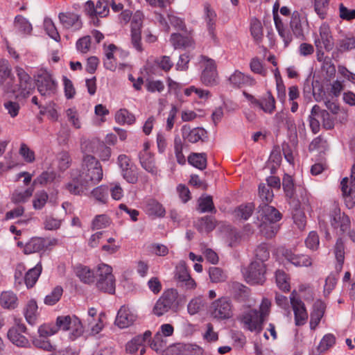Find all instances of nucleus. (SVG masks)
<instances>
[{"mask_svg":"<svg viewBox=\"0 0 355 355\" xmlns=\"http://www.w3.org/2000/svg\"><path fill=\"white\" fill-rule=\"evenodd\" d=\"M103 178V169L100 162L92 155L84 156L81 169L73 171L71 180L66 189L71 194L82 195L98 184Z\"/></svg>","mask_w":355,"mask_h":355,"instance_id":"obj_1","label":"nucleus"},{"mask_svg":"<svg viewBox=\"0 0 355 355\" xmlns=\"http://www.w3.org/2000/svg\"><path fill=\"white\" fill-rule=\"evenodd\" d=\"M200 62L203 63V70L200 76L201 83L207 87L218 84V76L215 61L205 55H201Z\"/></svg>","mask_w":355,"mask_h":355,"instance_id":"obj_2","label":"nucleus"},{"mask_svg":"<svg viewBox=\"0 0 355 355\" xmlns=\"http://www.w3.org/2000/svg\"><path fill=\"white\" fill-rule=\"evenodd\" d=\"M266 268L262 261H254L245 269L244 275L248 283L262 285L266 278Z\"/></svg>","mask_w":355,"mask_h":355,"instance_id":"obj_3","label":"nucleus"},{"mask_svg":"<svg viewBox=\"0 0 355 355\" xmlns=\"http://www.w3.org/2000/svg\"><path fill=\"white\" fill-rule=\"evenodd\" d=\"M209 312L218 320L229 319L232 316V302L227 297H220L211 303Z\"/></svg>","mask_w":355,"mask_h":355,"instance_id":"obj_4","label":"nucleus"},{"mask_svg":"<svg viewBox=\"0 0 355 355\" xmlns=\"http://www.w3.org/2000/svg\"><path fill=\"white\" fill-rule=\"evenodd\" d=\"M243 96L254 106L259 107L266 114H271L276 108V101L272 93L268 91L262 96L259 99L256 98L254 96L248 94L245 91L243 92Z\"/></svg>","mask_w":355,"mask_h":355,"instance_id":"obj_5","label":"nucleus"},{"mask_svg":"<svg viewBox=\"0 0 355 355\" xmlns=\"http://www.w3.org/2000/svg\"><path fill=\"white\" fill-rule=\"evenodd\" d=\"M35 84L37 91L43 97L49 98L56 93L57 83L47 71H43L37 76Z\"/></svg>","mask_w":355,"mask_h":355,"instance_id":"obj_6","label":"nucleus"},{"mask_svg":"<svg viewBox=\"0 0 355 355\" xmlns=\"http://www.w3.org/2000/svg\"><path fill=\"white\" fill-rule=\"evenodd\" d=\"M178 297V292L175 289H169L165 291L155 303L153 308V313L157 316H162L168 312L173 306Z\"/></svg>","mask_w":355,"mask_h":355,"instance_id":"obj_7","label":"nucleus"},{"mask_svg":"<svg viewBox=\"0 0 355 355\" xmlns=\"http://www.w3.org/2000/svg\"><path fill=\"white\" fill-rule=\"evenodd\" d=\"M18 77V84L15 85L17 92H19L17 96L24 98H27L34 90L35 85L31 76L24 69L19 67L15 68Z\"/></svg>","mask_w":355,"mask_h":355,"instance_id":"obj_8","label":"nucleus"},{"mask_svg":"<svg viewBox=\"0 0 355 355\" xmlns=\"http://www.w3.org/2000/svg\"><path fill=\"white\" fill-rule=\"evenodd\" d=\"M264 320L261 314L256 309H250L245 312L241 318V322L246 329L257 333L262 331Z\"/></svg>","mask_w":355,"mask_h":355,"instance_id":"obj_9","label":"nucleus"},{"mask_svg":"<svg viewBox=\"0 0 355 355\" xmlns=\"http://www.w3.org/2000/svg\"><path fill=\"white\" fill-rule=\"evenodd\" d=\"M144 15L140 11H137L131 21V41L133 46L138 51H141V29L142 27Z\"/></svg>","mask_w":355,"mask_h":355,"instance_id":"obj_10","label":"nucleus"},{"mask_svg":"<svg viewBox=\"0 0 355 355\" xmlns=\"http://www.w3.org/2000/svg\"><path fill=\"white\" fill-rule=\"evenodd\" d=\"M85 12L92 19L98 17H105L108 15L110 9L107 0H99L96 4L91 0L85 3Z\"/></svg>","mask_w":355,"mask_h":355,"instance_id":"obj_11","label":"nucleus"},{"mask_svg":"<svg viewBox=\"0 0 355 355\" xmlns=\"http://www.w3.org/2000/svg\"><path fill=\"white\" fill-rule=\"evenodd\" d=\"M257 213V218L261 222H279L282 218V214L275 207L265 202L259 205Z\"/></svg>","mask_w":355,"mask_h":355,"instance_id":"obj_12","label":"nucleus"},{"mask_svg":"<svg viewBox=\"0 0 355 355\" xmlns=\"http://www.w3.org/2000/svg\"><path fill=\"white\" fill-rule=\"evenodd\" d=\"M202 349L197 345L191 344H176L168 347L162 355H200Z\"/></svg>","mask_w":355,"mask_h":355,"instance_id":"obj_13","label":"nucleus"},{"mask_svg":"<svg viewBox=\"0 0 355 355\" xmlns=\"http://www.w3.org/2000/svg\"><path fill=\"white\" fill-rule=\"evenodd\" d=\"M217 15L216 12L211 8L210 5L206 3L204 6V19L206 23L208 35L214 44L218 42L216 33V22Z\"/></svg>","mask_w":355,"mask_h":355,"instance_id":"obj_14","label":"nucleus"},{"mask_svg":"<svg viewBox=\"0 0 355 355\" xmlns=\"http://www.w3.org/2000/svg\"><path fill=\"white\" fill-rule=\"evenodd\" d=\"M291 304L294 311L295 325L302 326L304 324L308 319V313L304 302L300 298L295 297L294 292L291 293Z\"/></svg>","mask_w":355,"mask_h":355,"instance_id":"obj_15","label":"nucleus"},{"mask_svg":"<svg viewBox=\"0 0 355 355\" xmlns=\"http://www.w3.org/2000/svg\"><path fill=\"white\" fill-rule=\"evenodd\" d=\"M315 47L324 48L330 51L333 49L334 43L329 26L322 24L320 27L319 36L314 40Z\"/></svg>","mask_w":355,"mask_h":355,"instance_id":"obj_16","label":"nucleus"},{"mask_svg":"<svg viewBox=\"0 0 355 355\" xmlns=\"http://www.w3.org/2000/svg\"><path fill=\"white\" fill-rule=\"evenodd\" d=\"M60 22L64 28L76 31L82 28L83 23L80 15L71 12H60L58 15Z\"/></svg>","mask_w":355,"mask_h":355,"instance_id":"obj_17","label":"nucleus"},{"mask_svg":"<svg viewBox=\"0 0 355 355\" xmlns=\"http://www.w3.org/2000/svg\"><path fill=\"white\" fill-rule=\"evenodd\" d=\"M136 319L137 315L132 312L128 306L123 305L118 311L114 323L119 328L123 329L131 326Z\"/></svg>","mask_w":355,"mask_h":355,"instance_id":"obj_18","label":"nucleus"},{"mask_svg":"<svg viewBox=\"0 0 355 355\" xmlns=\"http://www.w3.org/2000/svg\"><path fill=\"white\" fill-rule=\"evenodd\" d=\"M290 26L293 34L297 37L301 39L304 37V31L307 28L308 22L306 19L301 17L297 11H295L292 14Z\"/></svg>","mask_w":355,"mask_h":355,"instance_id":"obj_19","label":"nucleus"},{"mask_svg":"<svg viewBox=\"0 0 355 355\" xmlns=\"http://www.w3.org/2000/svg\"><path fill=\"white\" fill-rule=\"evenodd\" d=\"M51 244V241L42 237H33L26 243L24 252L26 254L45 250Z\"/></svg>","mask_w":355,"mask_h":355,"instance_id":"obj_20","label":"nucleus"},{"mask_svg":"<svg viewBox=\"0 0 355 355\" xmlns=\"http://www.w3.org/2000/svg\"><path fill=\"white\" fill-rule=\"evenodd\" d=\"M175 278L180 286L185 287L187 289L193 288L196 286L194 280L191 279L184 264L176 267Z\"/></svg>","mask_w":355,"mask_h":355,"instance_id":"obj_21","label":"nucleus"},{"mask_svg":"<svg viewBox=\"0 0 355 355\" xmlns=\"http://www.w3.org/2000/svg\"><path fill=\"white\" fill-rule=\"evenodd\" d=\"M182 134L184 139L191 143H196L200 140L203 141L206 137L207 132L201 128L191 129L189 125H184L182 128Z\"/></svg>","mask_w":355,"mask_h":355,"instance_id":"obj_22","label":"nucleus"},{"mask_svg":"<svg viewBox=\"0 0 355 355\" xmlns=\"http://www.w3.org/2000/svg\"><path fill=\"white\" fill-rule=\"evenodd\" d=\"M232 87L240 88L243 86H252L255 84L254 78L236 70L228 79Z\"/></svg>","mask_w":355,"mask_h":355,"instance_id":"obj_23","label":"nucleus"},{"mask_svg":"<svg viewBox=\"0 0 355 355\" xmlns=\"http://www.w3.org/2000/svg\"><path fill=\"white\" fill-rule=\"evenodd\" d=\"M151 331L147 330L144 334L135 336L125 345L126 352L130 354L136 353L139 349L140 347L143 346V344L151 338Z\"/></svg>","mask_w":355,"mask_h":355,"instance_id":"obj_24","label":"nucleus"},{"mask_svg":"<svg viewBox=\"0 0 355 355\" xmlns=\"http://www.w3.org/2000/svg\"><path fill=\"white\" fill-rule=\"evenodd\" d=\"M139 159L144 169L153 175H157V168L155 164V159L151 153L140 152Z\"/></svg>","mask_w":355,"mask_h":355,"instance_id":"obj_25","label":"nucleus"},{"mask_svg":"<svg viewBox=\"0 0 355 355\" xmlns=\"http://www.w3.org/2000/svg\"><path fill=\"white\" fill-rule=\"evenodd\" d=\"M144 211L150 216H163L165 214V209L162 205L155 199H148L146 201Z\"/></svg>","mask_w":355,"mask_h":355,"instance_id":"obj_26","label":"nucleus"},{"mask_svg":"<svg viewBox=\"0 0 355 355\" xmlns=\"http://www.w3.org/2000/svg\"><path fill=\"white\" fill-rule=\"evenodd\" d=\"M42 270L41 263H38L34 268L29 269L24 277L27 288L33 287Z\"/></svg>","mask_w":355,"mask_h":355,"instance_id":"obj_27","label":"nucleus"},{"mask_svg":"<svg viewBox=\"0 0 355 355\" xmlns=\"http://www.w3.org/2000/svg\"><path fill=\"white\" fill-rule=\"evenodd\" d=\"M170 41L175 49L186 48L193 44V40L190 36H184L180 33L171 34Z\"/></svg>","mask_w":355,"mask_h":355,"instance_id":"obj_28","label":"nucleus"},{"mask_svg":"<svg viewBox=\"0 0 355 355\" xmlns=\"http://www.w3.org/2000/svg\"><path fill=\"white\" fill-rule=\"evenodd\" d=\"M337 49L341 53L354 49L355 35L352 33H347L341 39L338 40Z\"/></svg>","mask_w":355,"mask_h":355,"instance_id":"obj_29","label":"nucleus"},{"mask_svg":"<svg viewBox=\"0 0 355 355\" xmlns=\"http://www.w3.org/2000/svg\"><path fill=\"white\" fill-rule=\"evenodd\" d=\"M76 274L81 282L85 284H91L94 282L95 275L88 267L78 266L76 269Z\"/></svg>","mask_w":355,"mask_h":355,"instance_id":"obj_30","label":"nucleus"},{"mask_svg":"<svg viewBox=\"0 0 355 355\" xmlns=\"http://www.w3.org/2000/svg\"><path fill=\"white\" fill-rule=\"evenodd\" d=\"M335 257L337 260L336 269L338 272H340L345 260V245L342 239H338L334 247Z\"/></svg>","mask_w":355,"mask_h":355,"instance_id":"obj_31","label":"nucleus"},{"mask_svg":"<svg viewBox=\"0 0 355 355\" xmlns=\"http://www.w3.org/2000/svg\"><path fill=\"white\" fill-rule=\"evenodd\" d=\"M0 304L3 308L13 309L17 306V297L11 291H4L0 296Z\"/></svg>","mask_w":355,"mask_h":355,"instance_id":"obj_32","label":"nucleus"},{"mask_svg":"<svg viewBox=\"0 0 355 355\" xmlns=\"http://www.w3.org/2000/svg\"><path fill=\"white\" fill-rule=\"evenodd\" d=\"M95 278L96 282L102 279L103 281L108 280L110 283L112 278H114L112 267L104 263L100 264L96 270Z\"/></svg>","mask_w":355,"mask_h":355,"instance_id":"obj_33","label":"nucleus"},{"mask_svg":"<svg viewBox=\"0 0 355 355\" xmlns=\"http://www.w3.org/2000/svg\"><path fill=\"white\" fill-rule=\"evenodd\" d=\"M261 234L266 239L274 237L280 229L279 223H260L259 225Z\"/></svg>","mask_w":355,"mask_h":355,"instance_id":"obj_34","label":"nucleus"},{"mask_svg":"<svg viewBox=\"0 0 355 355\" xmlns=\"http://www.w3.org/2000/svg\"><path fill=\"white\" fill-rule=\"evenodd\" d=\"M254 205L250 202L245 205H241L234 211L235 216L241 220H248L253 213Z\"/></svg>","mask_w":355,"mask_h":355,"instance_id":"obj_35","label":"nucleus"},{"mask_svg":"<svg viewBox=\"0 0 355 355\" xmlns=\"http://www.w3.org/2000/svg\"><path fill=\"white\" fill-rule=\"evenodd\" d=\"M188 162L194 167L203 170L207 166V155L205 153H192L189 156Z\"/></svg>","mask_w":355,"mask_h":355,"instance_id":"obj_36","label":"nucleus"},{"mask_svg":"<svg viewBox=\"0 0 355 355\" xmlns=\"http://www.w3.org/2000/svg\"><path fill=\"white\" fill-rule=\"evenodd\" d=\"M250 32L255 42L259 44L263 40V27L260 21L254 19L250 23Z\"/></svg>","mask_w":355,"mask_h":355,"instance_id":"obj_37","label":"nucleus"},{"mask_svg":"<svg viewBox=\"0 0 355 355\" xmlns=\"http://www.w3.org/2000/svg\"><path fill=\"white\" fill-rule=\"evenodd\" d=\"M8 338L14 345L18 347H25L28 343V339L15 329L11 328L9 329Z\"/></svg>","mask_w":355,"mask_h":355,"instance_id":"obj_38","label":"nucleus"},{"mask_svg":"<svg viewBox=\"0 0 355 355\" xmlns=\"http://www.w3.org/2000/svg\"><path fill=\"white\" fill-rule=\"evenodd\" d=\"M329 10V0H314V10L321 19L327 17Z\"/></svg>","mask_w":355,"mask_h":355,"instance_id":"obj_39","label":"nucleus"},{"mask_svg":"<svg viewBox=\"0 0 355 355\" xmlns=\"http://www.w3.org/2000/svg\"><path fill=\"white\" fill-rule=\"evenodd\" d=\"M275 279L277 286L283 291H290L289 277L283 270H277Z\"/></svg>","mask_w":355,"mask_h":355,"instance_id":"obj_40","label":"nucleus"},{"mask_svg":"<svg viewBox=\"0 0 355 355\" xmlns=\"http://www.w3.org/2000/svg\"><path fill=\"white\" fill-rule=\"evenodd\" d=\"M115 120L119 124L127 123L130 125L135 121V117L128 110L120 109L115 114Z\"/></svg>","mask_w":355,"mask_h":355,"instance_id":"obj_41","label":"nucleus"},{"mask_svg":"<svg viewBox=\"0 0 355 355\" xmlns=\"http://www.w3.org/2000/svg\"><path fill=\"white\" fill-rule=\"evenodd\" d=\"M318 112H320V106L318 105H315L311 111V114L309 117V126L314 134H317L320 129V122L319 119H316V117H318Z\"/></svg>","mask_w":355,"mask_h":355,"instance_id":"obj_42","label":"nucleus"},{"mask_svg":"<svg viewBox=\"0 0 355 355\" xmlns=\"http://www.w3.org/2000/svg\"><path fill=\"white\" fill-rule=\"evenodd\" d=\"M15 28L24 34H30L33 30L32 25L22 15H17L14 22Z\"/></svg>","mask_w":355,"mask_h":355,"instance_id":"obj_43","label":"nucleus"},{"mask_svg":"<svg viewBox=\"0 0 355 355\" xmlns=\"http://www.w3.org/2000/svg\"><path fill=\"white\" fill-rule=\"evenodd\" d=\"M349 180L347 178H345L342 180L340 182V188L343 193V196L345 198V200L350 202L352 205L354 203L353 196L354 193L353 188L355 185H352L349 187L348 185Z\"/></svg>","mask_w":355,"mask_h":355,"instance_id":"obj_44","label":"nucleus"},{"mask_svg":"<svg viewBox=\"0 0 355 355\" xmlns=\"http://www.w3.org/2000/svg\"><path fill=\"white\" fill-rule=\"evenodd\" d=\"M282 187L286 196L290 199L293 198L295 194V184L293 179L291 175L288 174L284 175Z\"/></svg>","mask_w":355,"mask_h":355,"instance_id":"obj_45","label":"nucleus"},{"mask_svg":"<svg viewBox=\"0 0 355 355\" xmlns=\"http://www.w3.org/2000/svg\"><path fill=\"white\" fill-rule=\"evenodd\" d=\"M37 310V305L35 300H30L25 309V318L26 321L33 324L35 323L36 320V313Z\"/></svg>","mask_w":355,"mask_h":355,"instance_id":"obj_46","label":"nucleus"},{"mask_svg":"<svg viewBox=\"0 0 355 355\" xmlns=\"http://www.w3.org/2000/svg\"><path fill=\"white\" fill-rule=\"evenodd\" d=\"M259 197L261 200V203L269 204L273 200V191L269 188V186L260 184L259 186Z\"/></svg>","mask_w":355,"mask_h":355,"instance_id":"obj_47","label":"nucleus"},{"mask_svg":"<svg viewBox=\"0 0 355 355\" xmlns=\"http://www.w3.org/2000/svg\"><path fill=\"white\" fill-rule=\"evenodd\" d=\"M198 209L201 212H209L215 211L212 197L211 196L201 197L198 200Z\"/></svg>","mask_w":355,"mask_h":355,"instance_id":"obj_48","label":"nucleus"},{"mask_svg":"<svg viewBox=\"0 0 355 355\" xmlns=\"http://www.w3.org/2000/svg\"><path fill=\"white\" fill-rule=\"evenodd\" d=\"M33 188H28L24 191L15 190L12 193V200L15 203L26 201L32 195Z\"/></svg>","mask_w":355,"mask_h":355,"instance_id":"obj_49","label":"nucleus"},{"mask_svg":"<svg viewBox=\"0 0 355 355\" xmlns=\"http://www.w3.org/2000/svg\"><path fill=\"white\" fill-rule=\"evenodd\" d=\"M109 189L107 186L101 185L95 188L92 194L94 198L101 203H105L107 200Z\"/></svg>","mask_w":355,"mask_h":355,"instance_id":"obj_50","label":"nucleus"},{"mask_svg":"<svg viewBox=\"0 0 355 355\" xmlns=\"http://www.w3.org/2000/svg\"><path fill=\"white\" fill-rule=\"evenodd\" d=\"M209 275L211 281L214 283L225 282L227 279V275L224 271L218 267H211L209 270Z\"/></svg>","mask_w":355,"mask_h":355,"instance_id":"obj_51","label":"nucleus"},{"mask_svg":"<svg viewBox=\"0 0 355 355\" xmlns=\"http://www.w3.org/2000/svg\"><path fill=\"white\" fill-rule=\"evenodd\" d=\"M63 293V289L61 286H57L53 288L49 295H47L44 299V303L47 305H53L58 302Z\"/></svg>","mask_w":355,"mask_h":355,"instance_id":"obj_52","label":"nucleus"},{"mask_svg":"<svg viewBox=\"0 0 355 355\" xmlns=\"http://www.w3.org/2000/svg\"><path fill=\"white\" fill-rule=\"evenodd\" d=\"M44 26L46 33L54 40L58 42L60 39V36L58 30L53 22L49 18H46L44 21Z\"/></svg>","mask_w":355,"mask_h":355,"instance_id":"obj_53","label":"nucleus"},{"mask_svg":"<svg viewBox=\"0 0 355 355\" xmlns=\"http://www.w3.org/2000/svg\"><path fill=\"white\" fill-rule=\"evenodd\" d=\"M336 343V337L331 334H328L323 336L319 345L318 346V351L323 352L331 347Z\"/></svg>","mask_w":355,"mask_h":355,"instance_id":"obj_54","label":"nucleus"},{"mask_svg":"<svg viewBox=\"0 0 355 355\" xmlns=\"http://www.w3.org/2000/svg\"><path fill=\"white\" fill-rule=\"evenodd\" d=\"M3 107L7 112L8 114L12 118H15L19 112L21 106L17 101L8 100L3 103Z\"/></svg>","mask_w":355,"mask_h":355,"instance_id":"obj_55","label":"nucleus"},{"mask_svg":"<svg viewBox=\"0 0 355 355\" xmlns=\"http://www.w3.org/2000/svg\"><path fill=\"white\" fill-rule=\"evenodd\" d=\"M56 177L54 171H44L33 181V184L45 185L52 182Z\"/></svg>","mask_w":355,"mask_h":355,"instance_id":"obj_56","label":"nucleus"},{"mask_svg":"<svg viewBox=\"0 0 355 355\" xmlns=\"http://www.w3.org/2000/svg\"><path fill=\"white\" fill-rule=\"evenodd\" d=\"M327 149V142L321 136L315 138L309 144V151L318 150L320 153Z\"/></svg>","mask_w":355,"mask_h":355,"instance_id":"obj_57","label":"nucleus"},{"mask_svg":"<svg viewBox=\"0 0 355 355\" xmlns=\"http://www.w3.org/2000/svg\"><path fill=\"white\" fill-rule=\"evenodd\" d=\"M318 117L321 119L322 126L326 130H331L334 127V119L331 116L329 113L324 110H322L320 107V112H318Z\"/></svg>","mask_w":355,"mask_h":355,"instance_id":"obj_58","label":"nucleus"},{"mask_svg":"<svg viewBox=\"0 0 355 355\" xmlns=\"http://www.w3.org/2000/svg\"><path fill=\"white\" fill-rule=\"evenodd\" d=\"M96 287L104 293L113 294L115 292V278H112L110 284L108 280H98L96 282Z\"/></svg>","mask_w":355,"mask_h":355,"instance_id":"obj_59","label":"nucleus"},{"mask_svg":"<svg viewBox=\"0 0 355 355\" xmlns=\"http://www.w3.org/2000/svg\"><path fill=\"white\" fill-rule=\"evenodd\" d=\"M174 150L177 162L180 164H184L185 163L186 159L182 153L183 144L181 139L179 137H175Z\"/></svg>","mask_w":355,"mask_h":355,"instance_id":"obj_60","label":"nucleus"},{"mask_svg":"<svg viewBox=\"0 0 355 355\" xmlns=\"http://www.w3.org/2000/svg\"><path fill=\"white\" fill-rule=\"evenodd\" d=\"M73 322L72 316H58L56 320L55 329H62L64 331L70 330L71 328V323Z\"/></svg>","mask_w":355,"mask_h":355,"instance_id":"obj_61","label":"nucleus"},{"mask_svg":"<svg viewBox=\"0 0 355 355\" xmlns=\"http://www.w3.org/2000/svg\"><path fill=\"white\" fill-rule=\"evenodd\" d=\"M14 83L15 76L12 75L6 79L3 82L0 83V88L3 91L4 93H11L14 94L17 92V89L15 85H14Z\"/></svg>","mask_w":355,"mask_h":355,"instance_id":"obj_62","label":"nucleus"},{"mask_svg":"<svg viewBox=\"0 0 355 355\" xmlns=\"http://www.w3.org/2000/svg\"><path fill=\"white\" fill-rule=\"evenodd\" d=\"M255 257L258 261H262L263 263L270 257L269 250L265 243H261L255 250Z\"/></svg>","mask_w":355,"mask_h":355,"instance_id":"obj_63","label":"nucleus"},{"mask_svg":"<svg viewBox=\"0 0 355 355\" xmlns=\"http://www.w3.org/2000/svg\"><path fill=\"white\" fill-rule=\"evenodd\" d=\"M33 343L36 347L47 352H52L54 349V346H53L50 341L46 338L38 336L33 339Z\"/></svg>","mask_w":355,"mask_h":355,"instance_id":"obj_64","label":"nucleus"}]
</instances>
